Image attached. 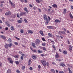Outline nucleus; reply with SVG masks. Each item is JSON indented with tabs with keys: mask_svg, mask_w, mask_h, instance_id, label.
<instances>
[{
	"mask_svg": "<svg viewBox=\"0 0 73 73\" xmlns=\"http://www.w3.org/2000/svg\"><path fill=\"white\" fill-rule=\"evenodd\" d=\"M52 64L53 65H56V63H55L54 62H52Z\"/></svg>",
	"mask_w": 73,
	"mask_h": 73,
	"instance_id": "obj_64",
	"label": "nucleus"
},
{
	"mask_svg": "<svg viewBox=\"0 0 73 73\" xmlns=\"http://www.w3.org/2000/svg\"><path fill=\"white\" fill-rule=\"evenodd\" d=\"M41 1L40 0H36V3H40V1Z\"/></svg>",
	"mask_w": 73,
	"mask_h": 73,
	"instance_id": "obj_36",
	"label": "nucleus"
},
{
	"mask_svg": "<svg viewBox=\"0 0 73 73\" xmlns=\"http://www.w3.org/2000/svg\"><path fill=\"white\" fill-rule=\"evenodd\" d=\"M29 69L30 70H33V68L32 67H31L29 68Z\"/></svg>",
	"mask_w": 73,
	"mask_h": 73,
	"instance_id": "obj_51",
	"label": "nucleus"
},
{
	"mask_svg": "<svg viewBox=\"0 0 73 73\" xmlns=\"http://www.w3.org/2000/svg\"><path fill=\"white\" fill-rule=\"evenodd\" d=\"M46 45V43H43L42 44V46H45Z\"/></svg>",
	"mask_w": 73,
	"mask_h": 73,
	"instance_id": "obj_41",
	"label": "nucleus"
},
{
	"mask_svg": "<svg viewBox=\"0 0 73 73\" xmlns=\"http://www.w3.org/2000/svg\"><path fill=\"white\" fill-rule=\"evenodd\" d=\"M17 17H18L19 18H20V17H19V14L18 13L17 14Z\"/></svg>",
	"mask_w": 73,
	"mask_h": 73,
	"instance_id": "obj_59",
	"label": "nucleus"
},
{
	"mask_svg": "<svg viewBox=\"0 0 73 73\" xmlns=\"http://www.w3.org/2000/svg\"><path fill=\"white\" fill-rule=\"evenodd\" d=\"M69 49L70 50H72V47L71 45H69Z\"/></svg>",
	"mask_w": 73,
	"mask_h": 73,
	"instance_id": "obj_30",
	"label": "nucleus"
},
{
	"mask_svg": "<svg viewBox=\"0 0 73 73\" xmlns=\"http://www.w3.org/2000/svg\"><path fill=\"white\" fill-rule=\"evenodd\" d=\"M59 34V35H62V34H64V35H65L66 33H65V32L64 31H60L58 32Z\"/></svg>",
	"mask_w": 73,
	"mask_h": 73,
	"instance_id": "obj_5",
	"label": "nucleus"
},
{
	"mask_svg": "<svg viewBox=\"0 0 73 73\" xmlns=\"http://www.w3.org/2000/svg\"><path fill=\"white\" fill-rule=\"evenodd\" d=\"M51 71L52 73H55V70H54V69H51Z\"/></svg>",
	"mask_w": 73,
	"mask_h": 73,
	"instance_id": "obj_29",
	"label": "nucleus"
},
{
	"mask_svg": "<svg viewBox=\"0 0 73 73\" xmlns=\"http://www.w3.org/2000/svg\"><path fill=\"white\" fill-rule=\"evenodd\" d=\"M68 71L69 73H73V72H72V71L70 70V68L69 67L68 68Z\"/></svg>",
	"mask_w": 73,
	"mask_h": 73,
	"instance_id": "obj_27",
	"label": "nucleus"
},
{
	"mask_svg": "<svg viewBox=\"0 0 73 73\" xmlns=\"http://www.w3.org/2000/svg\"><path fill=\"white\" fill-rule=\"evenodd\" d=\"M1 38H2V39H3V40H6V37L5 36L3 35H1Z\"/></svg>",
	"mask_w": 73,
	"mask_h": 73,
	"instance_id": "obj_10",
	"label": "nucleus"
},
{
	"mask_svg": "<svg viewBox=\"0 0 73 73\" xmlns=\"http://www.w3.org/2000/svg\"><path fill=\"white\" fill-rule=\"evenodd\" d=\"M5 23L7 24H7H8V21H6L5 22Z\"/></svg>",
	"mask_w": 73,
	"mask_h": 73,
	"instance_id": "obj_63",
	"label": "nucleus"
},
{
	"mask_svg": "<svg viewBox=\"0 0 73 73\" xmlns=\"http://www.w3.org/2000/svg\"><path fill=\"white\" fill-rule=\"evenodd\" d=\"M24 11H25L27 13H29V11L28 10V9H27V7H25L24 8Z\"/></svg>",
	"mask_w": 73,
	"mask_h": 73,
	"instance_id": "obj_9",
	"label": "nucleus"
},
{
	"mask_svg": "<svg viewBox=\"0 0 73 73\" xmlns=\"http://www.w3.org/2000/svg\"><path fill=\"white\" fill-rule=\"evenodd\" d=\"M15 38L18 40H20V39L18 38L17 37L15 36Z\"/></svg>",
	"mask_w": 73,
	"mask_h": 73,
	"instance_id": "obj_48",
	"label": "nucleus"
},
{
	"mask_svg": "<svg viewBox=\"0 0 73 73\" xmlns=\"http://www.w3.org/2000/svg\"><path fill=\"white\" fill-rule=\"evenodd\" d=\"M0 66L1 67H2V63L1 62H0Z\"/></svg>",
	"mask_w": 73,
	"mask_h": 73,
	"instance_id": "obj_58",
	"label": "nucleus"
},
{
	"mask_svg": "<svg viewBox=\"0 0 73 73\" xmlns=\"http://www.w3.org/2000/svg\"><path fill=\"white\" fill-rule=\"evenodd\" d=\"M32 57L33 58V59L34 60H36V58H37V56H36V55H33L32 56Z\"/></svg>",
	"mask_w": 73,
	"mask_h": 73,
	"instance_id": "obj_16",
	"label": "nucleus"
},
{
	"mask_svg": "<svg viewBox=\"0 0 73 73\" xmlns=\"http://www.w3.org/2000/svg\"><path fill=\"white\" fill-rule=\"evenodd\" d=\"M11 72L12 71L10 69H9L7 72V73H11Z\"/></svg>",
	"mask_w": 73,
	"mask_h": 73,
	"instance_id": "obj_14",
	"label": "nucleus"
},
{
	"mask_svg": "<svg viewBox=\"0 0 73 73\" xmlns=\"http://www.w3.org/2000/svg\"><path fill=\"white\" fill-rule=\"evenodd\" d=\"M66 9H64V11H63V14L64 15H65L66 13Z\"/></svg>",
	"mask_w": 73,
	"mask_h": 73,
	"instance_id": "obj_28",
	"label": "nucleus"
},
{
	"mask_svg": "<svg viewBox=\"0 0 73 73\" xmlns=\"http://www.w3.org/2000/svg\"><path fill=\"white\" fill-rule=\"evenodd\" d=\"M24 21L25 22V23H28V22L26 19H25Z\"/></svg>",
	"mask_w": 73,
	"mask_h": 73,
	"instance_id": "obj_40",
	"label": "nucleus"
},
{
	"mask_svg": "<svg viewBox=\"0 0 73 73\" xmlns=\"http://www.w3.org/2000/svg\"><path fill=\"white\" fill-rule=\"evenodd\" d=\"M41 42L40 40H39L38 39H36V40L35 42V43L37 45H39V43Z\"/></svg>",
	"mask_w": 73,
	"mask_h": 73,
	"instance_id": "obj_3",
	"label": "nucleus"
},
{
	"mask_svg": "<svg viewBox=\"0 0 73 73\" xmlns=\"http://www.w3.org/2000/svg\"><path fill=\"white\" fill-rule=\"evenodd\" d=\"M7 60L8 61H9L10 63H11V64H13V61L11 58H7Z\"/></svg>",
	"mask_w": 73,
	"mask_h": 73,
	"instance_id": "obj_4",
	"label": "nucleus"
},
{
	"mask_svg": "<svg viewBox=\"0 0 73 73\" xmlns=\"http://www.w3.org/2000/svg\"><path fill=\"white\" fill-rule=\"evenodd\" d=\"M17 73H21L20 71V70H17L16 71Z\"/></svg>",
	"mask_w": 73,
	"mask_h": 73,
	"instance_id": "obj_46",
	"label": "nucleus"
},
{
	"mask_svg": "<svg viewBox=\"0 0 73 73\" xmlns=\"http://www.w3.org/2000/svg\"><path fill=\"white\" fill-rule=\"evenodd\" d=\"M60 21L58 20V19H56L55 20V22L57 23H60Z\"/></svg>",
	"mask_w": 73,
	"mask_h": 73,
	"instance_id": "obj_22",
	"label": "nucleus"
},
{
	"mask_svg": "<svg viewBox=\"0 0 73 73\" xmlns=\"http://www.w3.org/2000/svg\"><path fill=\"white\" fill-rule=\"evenodd\" d=\"M38 52L39 53H42V51H41L39 50H38Z\"/></svg>",
	"mask_w": 73,
	"mask_h": 73,
	"instance_id": "obj_35",
	"label": "nucleus"
},
{
	"mask_svg": "<svg viewBox=\"0 0 73 73\" xmlns=\"http://www.w3.org/2000/svg\"><path fill=\"white\" fill-rule=\"evenodd\" d=\"M32 45L33 48H36V46L35 45V43L32 42Z\"/></svg>",
	"mask_w": 73,
	"mask_h": 73,
	"instance_id": "obj_15",
	"label": "nucleus"
},
{
	"mask_svg": "<svg viewBox=\"0 0 73 73\" xmlns=\"http://www.w3.org/2000/svg\"><path fill=\"white\" fill-rule=\"evenodd\" d=\"M63 30H64V31L65 32H66L67 31L66 29L65 28H64L63 29Z\"/></svg>",
	"mask_w": 73,
	"mask_h": 73,
	"instance_id": "obj_56",
	"label": "nucleus"
},
{
	"mask_svg": "<svg viewBox=\"0 0 73 73\" xmlns=\"http://www.w3.org/2000/svg\"><path fill=\"white\" fill-rule=\"evenodd\" d=\"M47 17L48 18H47V21H46L45 23L46 25H47V24L49 23V21H50V20H51V18L50 17L48 16Z\"/></svg>",
	"mask_w": 73,
	"mask_h": 73,
	"instance_id": "obj_1",
	"label": "nucleus"
},
{
	"mask_svg": "<svg viewBox=\"0 0 73 73\" xmlns=\"http://www.w3.org/2000/svg\"><path fill=\"white\" fill-rule=\"evenodd\" d=\"M13 45V44L12 43H10L8 44V46H9V47H10V48L11 47V46H12Z\"/></svg>",
	"mask_w": 73,
	"mask_h": 73,
	"instance_id": "obj_23",
	"label": "nucleus"
},
{
	"mask_svg": "<svg viewBox=\"0 0 73 73\" xmlns=\"http://www.w3.org/2000/svg\"><path fill=\"white\" fill-rule=\"evenodd\" d=\"M18 21L19 23H22V22H23V21L20 20H18Z\"/></svg>",
	"mask_w": 73,
	"mask_h": 73,
	"instance_id": "obj_38",
	"label": "nucleus"
},
{
	"mask_svg": "<svg viewBox=\"0 0 73 73\" xmlns=\"http://www.w3.org/2000/svg\"><path fill=\"white\" fill-rule=\"evenodd\" d=\"M33 51L34 52H35V53H36V52H37V50H33Z\"/></svg>",
	"mask_w": 73,
	"mask_h": 73,
	"instance_id": "obj_53",
	"label": "nucleus"
},
{
	"mask_svg": "<svg viewBox=\"0 0 73 73\" xmlns=\"http://www.w3.org/2000/svg\"><path fill=\"white\" fill-rule=\"evenodd\" d=\"M11 15V13L10 11L7 12L5 14V16H9Z\"/></svg>",
	"mask_w": 73,
	"mask_h": 73,
	"instance_id": "obj_7",
	"label": "nucleus"
},
{
	"mask_svg": "<svg viewBox=\"0 0 73 73\" xmlns=\"http://www.w3.org/2000/svg\"><path fill=\"white\" fill-rule=\"evenodd\" d=\"M22 56H23V57L25 56V54H21Z\"/></svg>",
	"mask_w": 73,
	"mask_h": 73,
	"instance_id": "obj_60",
	"label": "nucleus"
},
{
	"mask_svg": "<svg viewBox=\"0 0 73 73\" xmlns=\"http://www.w3.org/2000/svg\"><path fill=\"white\" fill-rule=\"evenodd\" d=\"M43 19L44 20H46V21H47V16H46V15H43Z\"/></svg>",
	"mask_w": 73,
	"mask_h": 73,
	"instance_id": "obj_8",
	"label": "nucleus"
},
{
	"mask_svg": "<svg viewBox=\"0 0 73 73\" xmlns=\"http://www.w3.org/2000/svg\"><path fill=\"white\" fill-rule=\"evenodd\" d=\"M29 5V7H30L31 8H33V6L32 5L30 4Z\"/></svg>",
	"mask_w": 73,
	"mask_h": 73,
	"instance_id": "obj_54",
	"label": "nucleus"
},
{
	"mask_svg": "<svg viewBox=\"0 0 73 73\" xmlns=\"http://www.w3.org/2000/svg\"><path fill=\"white\" fill-rule=\"evenodd\" d=\"M22 69L23 70H24L25 69V66H23L22 67Z\"/></svg>",
	"mask_w": 73,
	"mask_h": 73,
	"instance_id": "obj_44",
	"label": "nucleus"
},
{
	"mask_svg": "<svg viewBox=\"0 0 73 73\" xmlns=\"http://www.w3.org/2000/svg\"><path fill=\"white\" fill-rule=\"evenodd\" d=\"M26 15H27V13L25 12H21L20 14V16H23V15H24V16H25Z\"/></svg>",
	"mask_w": 73,
	"mask_h": 73,
	"instance_id": "obj_6",
	"label": "nucleus"
},
{
	"mask_svg": "<svg viewBox=\"0 0 73 73\" xmlns=\"http://www.w3.org/2000/svg\"><path fill=\"white\" fill-rule=\"evenodd\" d=\"M11 17L13 18H15V15L14 14H12V15Z\"/></svg>",
	"mask_w": 73,
	"mask_h": 73,
	"instance_id": "obj_37",
	"label": "nucleus"
},
{
	"mask_svg": "<svg viewBox=\"0 0 73 73\" xmlns=\"http://www.w3.org/2000/svg\"><path fill=\"white\" fill-rule=\"evenodd\" d=\"M9 3H10V4H11V5L12 4H13V3L12 2V1H11L9 0Z\"/></svg>",
	"mask_w": 73,
	"mask_h": 73,
	"instance_id": "obj_49",
	"label": "nucleus"
},
{
	"mask_svg": "<svg viewBox=\"0 0 73 73\" xmlns=\"http://www.w3.org/2000/svg\"><path fill=\"white\" fill-rule=\"evenodd\" d=\"M56 60L57 61H58L59 62H60L61 61V59H56Z\"/></svg>",
	"mask_w": 73,
	"mask_h": 73,
	"instance_id": "obj_42",
	"label": "nucleus"
},
{
	"mask_svg": "<svg viewBox=\"0 0 73 73\" xmlns=\"http://www.w3.org/2000/svg\"><path fill=\"white\" fill-rule=\"evenodd\" d=\"M20 32L21 33H24V31H23V29H21L20 30Z\"/></svg>",
	"mask_w": 73,
	"mask_h": 73,
	"instance_id": "obj_45",
	"label": "nucleus"
},
{
	"mask_svg": "<svg viewBox=\"0 0 73 73\" xmlns=\"http://www.w3.org/2000/svg\"><path fill=\"white\" fill-rule=\"evenodd\" d=\"M7 42L9 43H11L12 42V40L11 38H9L7 40Z\"/></svg>",
	"mask_w": 73,
	"mask_h": 73,
	"instance_id": "obj_18",
	"label": "nucleus"
},
{
	"mask_svg": "<svg viewBox=\"0 0 73 73\" xmlns=\"http://www.w3.org/2000/svg\"><path fill=\"white\" fill-rule=\"evenodd\" d=\"M8 44H6L5 46V48H6V49H8Z\"/></svg>",
	"mask_w": 73,
	"mask_h": 73,
	"instance_id": "obj_25",
	"label": "nucleus"
},
{
	"mask_svg": "<svg viewBox=\"0 0 73 73\" xmlns=\"http://www.w3.org/2000/svg\"><path fill=\"white\" fill-rule=\"evenodd\" d=\"M47 28L48 29H52V28H53V27L51 26H47Z\"/></svg>",
	"mask_w": 73,
	"mask_h": 73,
	"instance_id": "obj_24",
	"label": "nucleus"
},
{
	"mask_svg": "<svg viewBox=\"0 0 73 73\" xmlns=\"http://www.w3.org/2000/svg\"><path fill=\"white\" fill-rule=\"evenodd\" d=\"M11 29L12 31H14L15 30V28L13 26H11Z\"/></svg>",
	"mask_w": 73,
	"mask_h": 73,
	"instance_id": "obj_31",
	"label": "nucleus"
},
{
	"mask_svg": "<svg viewBox=\"0 0 73 73\" xmlns=\"http://www.w3.org/2000/svg\"><path fill=\"white\" fill-rule=\"evenodd\" d=\"M39 33L41 34V36H44V33H43V31L42 30H40L39 31Z\"/></svg>",
	"mask_w": 73,
	"mask_h": 73,
	"instance_id": "obj_12",
	"label": "nucleus"
},
{
	"mask_svg": "<svg viewBox=\"0 0 73 73\" xmlns=\"http://www.w3.org/2000/svg\"><path fill=\"white\" fill-rule=\"evenodd\" d=\"M21 59L22 60H23V59H24V56H21Z\"/></svg>",
	"mask_w": 73,
	"mask_h": 73,
	"instance_id": "obj_47",
	"label": "nucleus"
},
{
	"mask_svg": "<svg viewBox=\"0 0 73 73\" xmlns=\"http://www.w3.org/2000/svg\"><path fill=\"white\" fill-rule=\"evenodd\" d=\"M62 52L64 54H67V53H68V52L66 50H63Z\"/></svg>",
	"mask_w": 73,
	"mask_h": 73,
	"instance_id": "obj_21",
	"label": "nucleus"
},
{
	"mask_svg": "<svg viewBox=\"0 0 73 73\" xmlns=\"http://www.w3.org/2000/svg\"><path fill=\"white\" fill-rule=\"evenodd\" d=\"M69 15H70V17H71V19H73V16H72V14H71V13H70L69 14Z\"/></svg>",
	"mask_w": 73,
	"mask_h": 73,
	"instance_id": "obj_34",
	"label": "nucleus"
},
{
	"mask_svg": "<svg viewBox=\"0 0 73 73\" xmlns=\"http://www.w3.org/2000/svg\"><path fill=\"white\" fill-rule=\"evenodd\" d=\"M42 40L44 41H46V40H45V39L44 38H42Z\"/></svg>",
	"mask_w": 73,
	"mask_h": 73,
	"instance_id": "obj_50",
	"label": "nucleus"
},
{
	"mask_svg": "<svg viewBox=\"0 0 73 73\" xmlns=\"http://www.w3.org/2000/svg\"><path fill=\"white\" fill-rule=\"evenodd\" d=\"M28 32L29 33H31V34L33 33V31H32L31 30H28Z\"/></svg>",
	"mask_w": 73,
	"mask_h": 73,
	"instance_id": "obj_33",
	"label": "nucleus"
},
{
	"mask_svg": "<svg viewBox=\"0 0 73 73\" xmlns=\"http://www.w3.org/2000/svg\"><path fill=\"white\" fill-rule=\"evenodd\" d=\"M5 30L6 31H7V30H8V27H6V28H5Z\"/></svg>",
	"mask_w": 73,
	"mask_h": 73,
	"instance_id": "obj_61",
	"label": "nucleus"
},
{
	"mask_svg": "<svg viewBox=\"0 0 73 73\" xmlns=\"http://www.w3.org/2000/svg\"><path fill=\"white\" fill-rule=\"evenodd\" d=\"M11 7H12L13 8H15V7H16V5H15L14 3H13L11 5Z\"/></svg>",
	"mask_w": 73,
	"mask_h": 73,
	"instance_id": "obj_13",
	"label": "nucleus"
},
{
	"mask_svg": "<svg viewBox=\"0 0 73 73\" xmlns=\"http://www.w3.org/2000/svg\"><path fill=\"white\" fill-rule=\"evenodd\" d=\"M41 63L44 66H46V61L45 60H41Z\"/></svg>",
	"mask_w": 73,
	"mask_h": 73,
	"instance_id": "obj_2",
	"label": "nucleus"
},
{
	"mask_svg": "<svg viewBox=\"0 0 73 73\" xmlns=\"http://www.w3.org/2000/svg\"><path fill=\"white\" fill-rule=\"evenodd\" d=\"M48 36L49 37H52L53 34H51L50 33H48Z\"/></svg>",
	"mask_w": 73,
	"mask_h": 73,
	"instance_id": "obj_17",
	"label": "nucleus"
},
{
	"mask_svg": "<svg viewBox=\"0 0 73 73\" xmlns=\"http://www.w3.org/2000/svg\"><path fill=\"white\" fill-rule=\"evenodd\" d=\"M59 57H60V56H59V54H58V53H56L55 56V58H59Z\"/></svg>",
	"mask_w": 73,
	"mask_h": 73,
	"instance_id": "obj_11",
	"label": "nucleus"
},
{
	"mask_svg": "<svg viewBox=\"0 0 73 73\" xmlns=\"http://www.w3.org/2000/svg\"><path fill=\"white\" fill-rule=\"evenodd\" d=\"M31 60L30 59L29 60V62L28 63V65H31Z\"/></svg>",
	"mask_w": 73,
	"mask_h": 73,
	"instance_id": "obj_32",
	"label": "nucleus"
},
{
	"mask_svg": "<svg viewBox=\"0 0 73 73\" xmlns=\"http://www.w3.org/2000/svg\"><path fill=\"white\" fill-rule=\"evenodd\" d=\"M52 7L54 8H57V6L56 4H54L52 5Z\"/></svg>",
	"mask_w": 73,
	"mask_h": 73,
	"instance_id": "obj_19",
	"label": "nucleus"
},
{
	"mask_svg": "<svg viewBox=\"0 0 73 73\" xmlns=\"http://www.w3.org/2000/svg\"><path fill=\"white\" fill-rule=\"evenodd\" d=\"M46 65L47 66H49V62H46Z\"/></svg>",
	"mask_w": 73,
	"mask_h": 73,
	"instance_id": "obj_39",
	"label": "nucleus"
},
{
	"mask_svg": "<svg viewBox=\"0 0 73 73\" xmlns=\"http://www.w3.org/2000/svg\"><path fill=\"white\" fill-rule=\"evenodd\" d=\"M19 56L18 55H16L14 56V57L15 58H19Z\"/></svg>",
	"mask_w": 73,
	"mask_h": 73,
	"instance_id": "obj_26",
	"label": "nucleus"
},
{
	"mask_svg": "<svg viewBox=\"0 0 73 73\" xmlns=\"http://www.w3.org/2000/svg\"><path fill=\"white\" fill-rule=\"evenodd\" d=\"M7 26H8V27H11V25L9 24H8L7 25Z\"/></svg>",
	"mask_w": 73,
	"mask_h": 73,
	"instance_id": "obj_57",
	"label": "nucleus"
},
{
	"mask_svg": "<svg viewBox=\"0 0 73 73\" xmlns=\"http://www.w3.org/2000/svg\"><path fill=\"white\" fill-rule=\"evenodd\" d=\"M14 44L15 45H18V43H17V42H14Z\"/></svg>",
	"mask_w": 73,
	"mask_h": 73,
	"instance_id": "obj_55",
	"label": "nucleus"
},
{
	"mask_svg": "<svg viewBox=\"0 0 73 73\" xmlns=\"http://www.w3.org/2000/svg\"><path fill=\"white\" fill-rule=\"evenodd\" d=\"M60 66L62 67H64V66H65V64H63L62 63H61L60 64Z\"/></svg>",
	"mask_w": 73,
	"mask_h": 73,
	"instance_id": "obj_20",
	"label": "nucleus"
},
{
	"mask_svg": "<svg viewBox=\"0 0 73 73\" xmlns=\"http://www.w3.org/2000/svg\"><path fill=\"white\" fill-rule=\"evenodd\" d=\"M2 20H3V21H4V20L5 19L4 17L2 18Z\"/></svg>",
	"mask_w": 73,
	"mask_h": 73,
	"instance_id": "obj_62",
	"label": "nucleus"
},
{
	"mask_svg": "<svg viewBox=\"0 0 73 73\" xmlns=\"http://www.w3.org/2000/svg\"><path fill=\"white\" fill-rule=\"evenodd\" d=\"M15 62L17 65H19V62L18 61H15Z\"/></svg>",
	"mask_w": 73,
	"mask_h": 73,
	"instance_id": "obj_43",
	"label": "nucleus"
},
{
	"mask_svg": "<svg viewBox=\"0 0 73 73\" xmlns=\"http://www.w3.org/2000/svg\"><path fill=\"white\" fill-rule=\"evenodd\" d=\"M43 50H46V48H45V47H43Z\"/></svg>",
	"mask_w": 73,
	"mask_h": 73,
	"instance_id": "obj_52",
	"label": "nucleus"
}]
</instances>
